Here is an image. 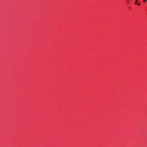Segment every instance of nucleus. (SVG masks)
<instances>
[{"instance_id":"obj_1","label":"nucleus","mask_w":147,"mask_h":147,"mask_svg":"<svg viewBox=\"0 0 147 147\" xmlns=\"http://www.w3.org/2000/svg\"><path fill=\"white\" fill-rule=\"evenodd\" d=\"M138 1V0H136V2L135 3V4H137V2Z\"/></svg>"},{"instance_id":"obj_2","label":"nucleus","mask_w":147,"mask_h":147,"mask_svg":"<svg viewBox=\"0 0 147 147\" xmlns=\"http://www.w3.org/2000/svg\"><path fill=\"white\" fill-rule=\"evenodd\" d=\"M146 0H144V1H143L144 3H145V2H146Z\"/></svg>"},{"instance_id":"obj_3","label":"nucleus","mask_w":147,"mask_h":147,"mask_svg":"<svg viewBox=\"0 0 147 147\" xmlns=\"http://www.w3.org/2000/svg\"><path fill=\"white\" fill-rule=\"evenodd\" d=\"M138 5L139 6L140 5V3H138Z\"/></svg>"},{"instance_id":"obj_4","label":"nucleus","mask_w":147,"mask_h":147,"mask_svg":"<svg viewBox=\"0 0 147 147\" xmlns=\"http://www.w3.org/2000/svg\"><path fill=\"white\" fill-rule=\"evenodd\" d=\"M129 2V1H127V3H128Z\"/></svg>"}]
</instances>
